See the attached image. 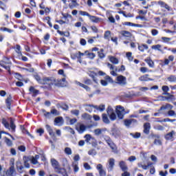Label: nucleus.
<instances>
[{
	"instance_id": "nucleus-22",
	"label": "nucleus",
	"mask_w": 176,
	"mask_h": 176,
	"mask_svg": "<svg viewBox=\"0 0 176 176\" xmlns=\"http://www.w3.org/2000/svg\"><path fill=\"white\" fill-rule=\"evenodd\" d=\"M89 19L92 23H100V19L96 16L89 15Z\"/></svg>"
},
{
	"instance_id": "nucleus-6",
	"label": "nucleus",
	"mask_w": 176,
	"mask_h": 176,
	"mask_svg": "<svg viewBox=\"0 0 176 176\" xmlns=\"http://www.w3.org/2000/svg\"><path fill=\"white\" fill-rule=\"evenodd\" d=\"M108 171H112L115 167V159L109 158L106 165Z\"/></svg>"
},
{
	"instance_id": "nucleus-12",
	"label": "nucleus",
	"mask_w": 176,
	"mask_h": 176,
	"mask_svg": "<svg viewBox=\"0 0 176 176\" xmlns=\"http://www.w3.org/2000/svg\"><path fill=\"white\" fill-rule=\"evenodd\" d=\"M75 83L78 86H80V87H82L83 89H85V90H86V91H90V90H91V89L89 88V86H87L85 84H82V82H80L79 81H75Z\"/></svg>"
},
{
	"instance_id": "nucleus-58",
	"label": "nucleus",
	"mask_w": 176,
	"mask_h": 176,
	"mask_svg": "<svg viewBox=\"0 0 176 176\" xmlns=\"http://www.w3.org/2000/svg\"><path fill=\"white\" fill-rule=\"evenodd\" d=\"M151 34H152L153 36H156V35H157V34H159V31H157V30H156V29H153L151 30Z\"/></svg>"
},
{
	"instance_id": "nucleus-15",
	"label": "nucleus",
	"mask_w": 176,
	"mask_h": 176,
	"mask_svg": "<svg viewBox=\"0 0 176 176\" xmlns=\"http://www.w3.org/2000/svg\"><path fill=\"white\" fill-rule=\"evenodd\" d=\"M39 159V155H35V157L32 156L29 160L31 162L32 164H38V160Z\"/></svg>"
},
{
	"instance_id": "nucleus-25",
	"label": "nucleus",
	"mask_w": 176,
	"mask_h": 176,
	"mask_svg": "<svg viewBox=\"0 0 176 176\" xmlns=\"http://www.w3.org/2000/svg\"><path fill=\"white\" fill-rule=\"evenodd\" d=\"M94 109H97V111H100V112H104V111H105V104H100L99 106L95 105Z\"/></svg>"
},
{
	"instance_id": "nucleus-2",
	"label": "nucleus",
	"mask_w": 176,
	"mask_h": 176,
	"mask_svg": "<svg viewBox=\"0 0 176 176\" xmlns=\"http://www.w3.org/2000/svg\"><path fill=\"white\" fill-rule=\"evenodd\" d=\"M51 164L55 173H57V174H62L63 176H68L67 171L60 166V164L57 160L54 158L51 159Z\"/></svg>"
},
{
	"instance_id": "nucleus-39",
	"label": "nucleus",
	"mask_w": 176,
	"mask_h": 176,
	"mask_svg": "<svg viewBox=\"0 0 176 176\" xmlns=\"http://www.w3.org/2000/svg\"><path fill=\"white\" fill-rule=\"evenodd\" d=\"M138 167L142 168L143 170H148V166L144 162H140L138 164Z\"/></svg>"
},
{
	"instance_id": "nucleus-44",
	"label": "nucleus",
	"mask_w": 176,
	"mask_h": 176,
	"mask_svg": "<svg viewBox=\"0 0 176 176\" xmlns=\"http://www.w3.org/2000/svg\"><path fill=\"white\" fill-rule=\"evenodd\" d=\"M21 129L23 131V133H26V134L30 137V138H34V136L32 135H31V133H30V132H28V131L25 130V128H24V126H21Z\"/></svg>"
},
{
	"instance_id": "nucleus-59",
	"label": "nucleus",
	"mask_w": 176,
	"mask_h": 176,
	"mask_svg": "<svg viewBox=\"0 0 176 176\" xmlns=\"http://www.w3.org/2000/svg\"><path fill=\"white\" fill-rule=\"evenodd\" d=\"M162 40L163 41V42H165L166 43H167L170 41H171V38L168 37H162Z\"/></svg>"
},
{
	"instance_id": "nucleus-19",
	"label": "nucleus",
	"mask_w": 176,
	"mask_h": 176,
	"mask_svg": "<svg viewBox=\"0 0 176 176\" xmlns=\"http://www.w3.org/2000/svg\"><path fill=\"white\" fill-rule=\"evenodd\" d=\"M119 166L121 170H122V171H127L128 168H127V165H126V162H124V161H121L119 163Z\"/></svg>"
},
{
	"instance_id": "nucleus-63",
	"label": "nucleus",
	"mask_w": 176,
	"mask_h": 176,
	"mask_svg": "<svg viewBox=\"0 0 176 176\" xmlns=\"http://www.w3.org/2000/svg\"><path fill=\"white\" fill-rule=\"evenodd\" d=\"M18 149L19 151H21V152H25V146H19Z\"/></svg>"
},
{
	"instance_id": "nucleus-13",
	"label": "nucleus",
	"mask_w": 176,
	"mask_h": 176,
	"mask_svg": "<svg viewBox=\"0 0 176 176\" xmlns=\"http://www.w3.org/2000/svg\"><path fill=\"white\" fill-rule=\"evenodd\" d=\"M54 122V124H56V126H61L63 123H64V121L63 120V117L56 118Z\"/></svg>"
},
{
	"instance_id": "nucleus-62",
	"label": "nucleus",
	"mask_w": 176,
	"mask_h": 176,
	"mask_svg": "<svg viewBox=\"0 0 176 176\" xmlns=\"http://www.w3.org/2000/svg\"><path fill=\"white\" fill-rule=\"evenodd\" d=\"M82 119H90V115L85 113L82 115Z\"/></svg>"
},
{
	"instance_id": "nucleus-53",
	"label": "nucleus",
	"mask_w": 176,
	"mask_h": 176,
	"mask_svg": "<svg viewBox=\"0 0 176 176\" xmlns=\"http://www.w3.org/2000/svg\"><path fill=\"white\" fill-rule=\"evenodd\" d=\"M85 142H90V141H91V135H85Z\"/></svg>"
},
{
	"instance_id": "nucleus-21",
	"label": "nucleus",
	"mask_w": 176,
	"mask_h": 176,
	"mask_svg": "<svg viewBox=\"0 0 176 176\" xmlns=\"http://www.w3.org/2000/svg\"><path fill=\"white\" fill-rule=\"evenodd\" d=\"M158 5H160L161 8H164L165 9L168 10V12H170V6H168V5H167V3H164V1H158Z\"/></svg>"
},
{
	"instance_id": "nucleus-48",
	"label": "nucleus",
	"mask_w": 176,
	"mask_h": 176,
	"mask_svg": "<svg viewBox=\"0 0 176 176\" xmlns=\"http://www.w3.org/2000/svg\"><path fill=\"white\" fill-rule=\"evenodd\" d=\"M98 54L100 58H104V57H105V54H104V49H101L100 51L98 52Z\"/></svg>"
},
{
	"instance_id": "nucleus-11",
	"label": "nucleus",
	"mask_w": 176,
	"mask_h": 176,
	"mask_svg": "<svg viewBox=\"0 0 176 176\" xmlns=\"http://www.w3.org/2000/svg\"><path fill=\"white\" fill-rule=\"evenodd\" d=\"M14 174V168L10 167L9 170L6 172H3V173H1V176H13Z\"/></svg>"
},
{
	"instance_id": "nucleus-51",
	"label": "nucleus",
	"mask_w": 176,
	"mask_h": 176,
	"mask_svg": "<svg viewBox=\"0 0 176 176\" xmlns=\"http://www.w3.org/2000/svg\"><path fill=\"white\" fill-rule=\"evenodd\" d=\"M79 14H80V16H87V17H90V14L86 11H79Z\"/></svg>"
},
{
	"instance_id": "nucleus-49",
	"label": "nucleus",
	"mask_w": 176,
	"mask_h": 176,
	"mask_svg": "<svg viewBox=\"0 0 176 176\" xmlns=\"http://www.w3.org/2000/svg\"><path fill=\"white\" fill-rule=\"evenodd\" d=\"M126 56L129 61H133V54H131V52H127Z\"/></svg>"
},
{
	"instance_id": "nucleus-52",
	"label": "nucleus",
	"mask_w": 176,
	"mask_h": 176,
	"mask_svg": "<svg viewBox=\"0 0 176 176\" xmlns=\"http://www.w3.org/2000/svg\"><path fill=\"white\" fill-rule=\"evenodd\" d=\"M88 155H90L91 156H96V155H97V152L94 149H91L88 151Z\"/></svg>"
},
{
	"instance_id": "nucleus-55",
	"label": "nucleus",
	"mask_w": 176,
	"mask_h": 176,
	"mask_svg": "<svg viewBox=\"0 0 176 176\" xmlns=\"http://www.w3.org/2000/svg\"><path fill=\"white\" fill-rule=\"evenodd\" d=\"M104 79L109 83H113V80H112V78L109 76H106L104 77Z\"/></svg>"
},
{
	"instance_id": "nucleus-24",
	"label": "nucleus",
	"mask_w": 176,
	"mask_h": 176,
	"mask_svg": "<svg viewBox=\"0 0 176 176\" xmlns=\"http://www.w3.org/2000/svg\"><path fill=\"white\" fill-rule=\"evenodd\" d=\"M144 61L148 64V67L153 68L155 63H153V60L151 59V58H146Z\"/></svg>"
},
{
	"instance_id": "nucleus-54",
	"label": "nucleus",
	"mask_w": 176,
	"mask_h": 176,
	"mask_svg": "<svg viewBox=\"0 0 176 176\" xmlns=\"http://www.w3.org/2000/svg\"><path fill=\"white\" fill-rule=\"evenodd\" d=\"M65 129L67 131H69V133H71V134H75V131H74L72 128L69 126H66Z\"/></svg>"
},
{
	"instance_id": "nucleus-64",
	"label": "nucleus",
	"mask_w": 176,
	"mask_h": 176,
	"mask_svg": "<svg viewBox=\"0 0 176 176\" xmlns=\"http://www.w3.org/2000/svg\"><path fill=\"white\" fill-rule=\"evenodd\" d=\"M167 174H168V172H167V170H166L165 173L162 170L160 171V176H167Z\"/></svg>"
},
{
	"instance_id": "nucleus-9",
	"label": "nucleus",
	"mask_w": 176,
	"mask_h": 176,
	"mask_svg": "<svg viewBox=\"0 0 176 176\" xmlns=\"http://www.w3.org/2000/svg\"><path fill=\"white\" fill-rule=\"evenodd\" d=\"M107 115H109L111 120H116V113H115V111L111 107H108L107 109Z\"/></svg>"
},
{
	"instance_id": "nucleus-10",
	"label": "nucleus",
	"mask_w": 176,
	"mask_h": 176,
	"mask_svg": "<svg viewBox=\"0 0 176 176\" xmlns=\"http://www.w3.org/2000/svg\"><path fill=\"white\" fill-rule=\"evenodd\" d=\"M96 168L98 170L100 176H107V172H105V170H104V168L102 167V164H98L96 166Z\"/></svg>"
},
{
	"instance_id": "nucleus-60",
	"label": "nucleus",
	"mask_w": 176,
	"mask_h": 176,
	"mask_svg": "<svg viewBox=\"0 0 176 176\" xmlns=\"http://www.w3.org/2000/svg\"><path fill=\"white\" fill-rule=\"evenodd\" d=\"M168 115L169 116H176L175 111H174L173 110H170V111L168 112Z\"/></svg>"
},
{
	"instance_id": "nucleus-7",
	"label": "nucleus",
	"mask_w": 176,
	"mask_h": 176,
	"mask_svg": "<svg viewBox=\"0 0 176 176\" xmlns=\"http://www.w3.org/2000/svg\"><path fill=\"white\" fill-rule=\"evenodd\" d=\"M87 126L82 124V123H78L76 126V129L80 134H82V133H85L86 131Z\"/></svg>"
},
{
	"instance_id": "nucleus-47",
	"label": "nucleus",
	"mask_w": 176,
	"mask_h": 176,
	"mask_svg": "<svg viewBox=\"0 0 176 176\" xmlns=\"http://www.w3.org/2000/svg\"><path fill=\"white\" fill-rule=\"evenodd\" d=\"M104 37V39H107V41H109V38L111 37V31H106Z\"/></svg>"
},
{
	"instance_id": "nucleus-28",
	"label": "nucleus",
	"mask_w": 176,
	"mask_h": 176,
	"mask_svg": "<svg viewBox=\"0 0 176 176\" xmlns=\"http://www.w3.org/2000/svg\"><path fill=\"white\" fill-rule=\"evenodd\" d=\"M28 162H30V159L28 157H27L26 156L23 157V163H24V166L26 168H30V163H28Z\"/></svg>"
},
{
	"instance_id": "nucleus-36",
	"label": "nucleus",
	"mask_w": 176,
	"mask_h": 176,
	"mask_svg": "<svg viewBox=\"0 0 176 176\" xmlns=\"http://www.w3.org/2000/svg\"><path fill=\"white\" fill-rule=\"evenodd\" d=\"M93 104H85V110L88 112H93V108H94Z\"/></svg>"
},
{
	"instance_id": "nucleus-8",
	"label": "nucleus",
	"mask_w": 176,
	"mask_h": 176,
	"mask_svg": "<svg viewBox=\"0 0 176 176\" xmlns=\"http://www.w3.org/2000/svg\"><path fill=\"white\" fill-rule=\"evenodd\" d=\"M175 131H171L170 132L166 133L164 138L167 141H174V137H175Z\"/></svg>"
},
{
	"instance_id": "nucleus-56",
	"label": "nucleus",
	"mask_w": 176,
	"mask_h": 176,
	"mask_svg": "<svg viewBox=\"0 0 176 176\" xmlns=\"http://www.w3.org/2000/svg\"><path fill=\"white\" fill-rule=\"evenodd\" d=\"M71 113H72V115H75V116H79V110H72Z\"/></svg>"
},
{
	"instance_id": "nucleus-50",
	"label": "nucleus",
	"mask_w": 176,
	"mask_h": 176,
	"mask_svg": "<svg viewBox=\"0 0 176 176\" xmlns=\"http://www.w3.org/2000/svg\"><path fill=\"white\" fill-rule=\"evenodd\" d=\"M102 131H104V129H95L94 133L96 135H100V134H102Z\"/></svg>"
},
{
	"instance_id": "nucleus-26",
	"label": "nucleus",
	"mask_w": 176,
	"mask_h": 176,
	"mask_svg": "<svg viewBox=\"0 0 176 176\" xmlns=\"http://www.w3.org/2000/svg\"><path fill=\"white\" fill-rule=\"evenodd\" d=\"M78 163L76 162H73L72 164V167L73 168L74 173H78L79 171V166H78Z\"/></svg>"
},
{
	"instance_id": "nucleus-37",
	"label": "nucleus",
	"mask_w": 176,
	"mask_h": 176,
	"mask_svg": "<svg viewBox=\"0 0 176 176\" xmlns=\"http://www.w3.org/2000/svg\"><path fill=\"white\" fill-rule=\"evenodd\" d=\"M102 120L104 123H106L107 124H109V118H108V116L107 114L104 113L102 114Z\"/></svg>"
},
{
	"instance_id": "nucleus-27",
	"label": "nucleus",
	"mask_w": 176,
	"mask_h": 176,
	"mask_svg": "<svg viewBox=\"0 0 176 176\" xmlns=\"http://www.w3.org/2000/svg\"><path fill=\"white\" fill-rule=\"evenodd\" d=\"M168 82H170V83H175L176 82V76L175 75H170L168 77H167Z\"/></svg>"
},
{
	"instance_id": "nucleus-40",
	"label": "nucleus",
	"mask_w": 176,
	"mask_h": 176,
	"mask_svg": "<svg viewBox=\"0 0 176 176\" xmlns=\"http://www.w3.org/2000/svg\"><path fill=\"white\" fill-rule=\"evenodd\" d=\"M107 144L109 145L110 148L112 149V151H113V152L116 151V146L113 143L111 142V140H109Z\"/></svg>"
},
{
	"instance_id": "nucleus-42",
	"label": "nucleus",
	"mask_w": 176,
	"mask_h": 176,
	"mask_svg": "<svg viewBox=\"0 0 176 176\" xmlns=\"http://www.w3.org/2000/svg\"><path fill=\"white\" fill-rule=\"evenodd\" d=\"M30 93H33V96H36V94H38V93H39V91L35 89V88L34 87H30Z\"/></svg>"
},
{
	"instance_id": "nucleus-33",
	"label": "nucleus",
	"mask_w": 176,
	"mask_h": 176,
	"mask_svg": "<svg viewBox=\"0 0 176 176\" xmlns=\"http://www.w3.org/2000/svg\"><path fill=\"white\" fill-rule=\"evenodd\" d=\"M173 109V105L167 104L166 105H163L160 107V111H164V109Z\"/></svg>"
},
{
	"instance_id": "nucleus-34",
	"label": "nucleus",
	"mask_w": 176,
	"mask_h": 176,
	"mask_svg": "<svg viewBox=\"0 0 176 176\" xmlns=\"http://www.w3.org/2000/svg\"><path fill=\"white\" fill-rule=\"evenodd\" d=\"M4 140H5L4 142H6V144L8 146H13V142H12V140H10V139L5 137Z\"/></svg>"
},
{
	"instance_id": "nucleus-1",
	"label": "nucleus",
	"mask_w": 176,
	"mask_h": 176,
	"mask_svg": "<svg viewBox=\"0 0 176 176\" xmlns=\"http://www.w3.org/2000/svg\"><path fill=\"white\" fill-rule=\"evenodd\" d=\"M44 82L45 85H48L49 86L54 85L57 87H65L68 85L65 78L58 80L56 79L54 77L45 78Z\"/></svg>"
},
{
	"instance_id": "nucleus-16",
	"label": "nucleus",
	"mask_w": 176,
	"mask_h": 176,
	"mask_svg": "<svg viewBox=\"0 0 176 176\" xmlns=\"http://www.w3.org/2000/svg\"><path fill=\"white\" fill-rule=\"evenodd\" d=\"M162 91H164L165 92V94H164L165 96H169L170 98H173V96L167 93L168 91V90H170V88L168 87V86L164 85V86H162Z\"/></svg>"
},
{
	"instance_id": "nucleus-43",
	"label": "nucleus",
	"mask_w": 176,
	"mask_h": 176,
	"mask_svg": "<svg viewBox=\"0 0 176 176\" xmlns=\"http://www.w3.org/2000/svg\"><path fill=\"white\" fill-rule=\"evenodd\" d=\"M85 54H87V56H88L89 58H91V60H93V58H94V57H96V54L94 53H89L87 51H86L85 52Z\"/></svg>"
},
{
	"instance_id": "nucleus-31",
	"label": "nucleus",
	"mask_w": 176,
	"mask_h": 176,
	"mask_svg": "<svg viewBox=\"0 0 176 176\" xmlns=\"http://www.w3.org/2000/svg\"><path fill=\"white\" fill-rule=\"evenodd\" d=\"M41 112H43V115H44V116L45 118H47L48 119H50V118H52V113H51V111L50 112H47V111H46V110L43 109H41Z\"/></svg>"
},
{
	"instance_id": "nucleus-4",
	"label": "nucleus",
	"mask_w": 176,
	"mask_h": 176,
	"mask_svg": "<svg viewBox=\"0 0 176 176\" xmlns=\"http://www.w3.org/2000/svg\"><path fill=\"white\" fill-rule=\"evenodd\" d=\"M116 112L118 116V119H123L126 115V111H124V107L122 106H117L116 109Z\"/></svg>"
},
{
	"instance_id": "nucleus-29",
	"label": "nucleus",
	"mask_w": 176,
	"mask_h": 176,
	"mask_svg": "<svg viewBox=\"0 0 176 176\" xmlns=\"http://www.w3.org/2000/svg\"><path fill=\"white\" fill-rule=\"evenodd\" d=\"M6 103L7 105V108L10 109V105H12V96H10L8 97V98L6 100Z\"/></svg>"
},
{
	"instance_id": "nucleus-3",
	"label": "nucleus",
	"mask_w": 176,
	"mask_h": 176,
	"mask_svg": "<svg viewBox=\"0 0 176 176\" xmlns=\"http://www.w3.org/2000/svg\"><path fill=\"white\" fill-rule=\"evenodd\" d=\"M0 65L7 71H10V65H12V62H10L9 58H3V59L0 61Z\"/></svg>"
},
{
	"instance_id": "nucleus-41",
	"label": "nucleus",
	"mask_w": 176,
	"mask_h": 176,
	"mask_svg": "<svg viewBox=\"0 0 176 176\" xmlns=\"http://www.w3.org/2000/svg\"><path fill=\"white\" fill-rule=\"evenodd\" d=\"M64 151H65V153L68 156L72 155V149H71V148L69 147H66Z\"/></svg>"
},
{
	"instance_id": "nucleus-45",
	"label": "nucleus",
	"mask_w": 176,
	"mask_h": 176,
	"mask_svg": "<svg viewBox=\"0 0 176 176\" xmlns=\"http://www.w3.org/2000/svg\"><path fill=\"white\" fill-rule=\"evenodd\" d=\"M51 115H54V116H58V115H60V112L56 109H51Z\"/></svg>"
},
{
	"instance_id": "nucleus-61",
	"label": "nucleus",
	"mask_w": 176,
	"mask_h": 176,
	"mask_svg": "<svg viewBox=\"0 0 176 176\" xmlns=\"http://www.w3.org/2000/svg\"><path fill=\"white\" fill-rule=\"evenodd\" d=\"M154 144L155 145H162V140H160V139H155L154 140Z\"/></svg>"
},
{
	"instance_id": "nucleus-30",
	"label": "nucleus",
	"mask_w": 176,
	"mask_h": 176,
	"mask_svg": "<svg viewBox=\"0 0 176 176\" xmlns=\"http://www.w3.org/2000/svg\"><path fill=\"white\" fill-rule=\"evenodd\" d=\"M135 122H137V120L135 119L125 120L124 124H125V126H126V127H129V126H130L131 124V123Z\"/></svg>"
},
{
	"instance_id": "nucleus-32",
	"label": "nucleus",
	"mask_w": 176,
	"mask_h": 176,
	"mask_svg": "<svg viewBox=\"0 0 176 176\" xmlns=\"http://www.w3.org/2000/svg\"><path fill=\"white\" fill-rule=\"evenodd\" d=\"M109 61L112 63V64H119V60L115 58L114 56H109Z\"/></svg>"
},
{
	"instance_id": "nucleus-57",
	"label": "nucleus",
	"mask_w": 176,
	"mask_h": 176,
	"mask_svg": "<svg viewBox=\"0 0 176 176\" xmlns=\"http://www.w3.org/2000/svg\"><path fill=\"white\" fill-rule=\"evenodd\" d=\"M1 31H4V32H9L10 34H12V32H13V30L8 28H3L1 29Z\"/></svg>"
},
{
	"instance_id": "nucleus-23",
	"label": "nucleus",
	"mask_w": 176,
	"mask_h": 176,
	"mask_svg": "<svg viewBox=\"0 0 176 176\" xmlns=\"http://www.w3.org/2000/svg\"><path fill=\"white\" fill-rule=\"evenodd\" d=\"M120 34L122 36H125V38H131V33L127 30H122L120 32Z\"/></svg>"
},
{
	"instance_id": "nucleus-17",
	"label": "nucleus",
	"mask_w": 176,
	"mask_h": 176,
	"mask_svg": "<svg viewBox=\"0 0 176 176\" xmlns=\"http://www.w3.org/2000/svg\"><path fill=\"white\" fill-rule=\"evenodd\" d=\"M148 76V74L143 75L139 78V80H140V82H148V80H152V79L149 78Z\"/></svg>"
},
{
	"instance_id": "nucleus-35",
	"label": "nucleus",
	"mask_w": 176,
	"mask_h": 176,
	"mask_svg": "<svg viewBox=\"0 0 176 176\" xmlns=\"http://www.w3.org/2000/svg\"><path fill=\"white\" fill-rule=\"evenodd\" d=\"M151 49H153V50H158L159 52H161V53H163V51L160 50L162 49V45H160V44L153 45L151 47Z\"/></svg>"
},
{
	"instance_id": "nucleus-38",
	"label": "nucleus",
	"mask_w": 176,
	"mask_h": 176,
	"mask_svg": "<svg viewBox=\"0 0 176 176\" xmlns=\"http://www.w3.org/2000/svg\"><path fill=\"white\" fill-rule=\"evenodd\" d=\"M71 57L73 60H75L76 58H78L79 63H81L80 57H79V52L74 53L71 54Z\"/></svg>"
},
{
	"instance_id": "nucleus-14",
	"label": "nucleus",
	"mask_w": 176,
	"mask_h": 176,
	"mask_svg": "<svg viewBox=\"0 0 176 176\" xmlns=\"http://www.w3.org/2000/svg\"><path fill=\"white\" fill-rule=\"evenodd\" d=\"M45 127L50 137L53 138L56 136V133H54V131H53V129H52V126H50V125L47 124Z\"/></svg>"
},
{
	"instance_id": "nucleus-18",
	"label": "nucleus",
	"mask_w": 176,
	"mask_h": 176,
	"mask_svg": "<svg viewBox=\"0 0 176 176\" xmlns=\"http://www.w3.org/2000/svg\"><path fill=\"white\" fill-rule=\"evenodd\" d=\"M151 130V124L146 123L144 126V133L149 134V131Z\"/></svg>"
},
{
	"instance_id": "nucleus-46",
	"label": "nucleus",
	"mask_w": 176,
	"mask_h": 176,
	"mask_svg": "<svg viewBox=\"0 0 176 176\" xmlns=\"http://www.w3.org/2000/svg\"><path fill=\"white\" fill-rule=\"evenodd\" d=\"M10 129H12V131H16V125L14 124V122L12 119L10 120Z\"/></svg>"
},
{
	"instance_id": "nucleus-20",
	"label": "nucleus",
	"mask_w": 176,
	"mask_h": 176,
	"mask_svg": "<svg viewBox=\"0 0 176 176\" xmlns=\"http://www.w3.org/2000/svg\"><path fill=\"white\" fill-rule=\"evenodd\" d=\"M16 53L18 54V58L20 60L21 58V56H23V54L21 53V48L20 45H16L15 49Z\"/></svg>"
},
{
	"instance_id": "nucleus-5",
	"label": "nucleus",
	"mask_w": 176,
	"mask_h": 176,
	"mask_svg": "<svg viewBox=\"0 0 176 176\" xmlns=\"http://www.w3.org/2000/svg\"><path fill=\"white\" fill-rule=\"evenodd\" d=\"M116 83L120 86H126L127 85V79L125 76L120 75L116 78Z\"/></svg>"
}]
</instances>
